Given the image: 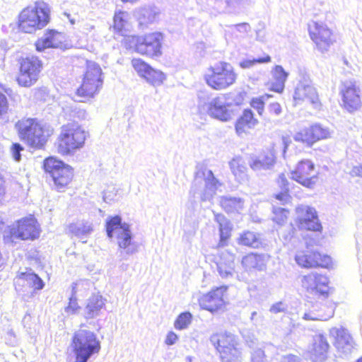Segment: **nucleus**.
Returning <instances> with one entry per match:
<instances>
[{
	"instance_id": "0eeeda50",
	"label": "nucleus",
	"mask_w": 362,
	"mask_h": 362,
	"mask_svg": "<svg viewBox=\"0 0 362 362\" xmlns=\"http://www.w3.org/2000/svg\"><path fill=\"white\" fill-rule=\"evenodd\" d=\"M106 231L109 238L116 236L119 248L123 249L125 254L133 255L138 251L137 243L132 240V234L129 229V225L122 223L119 216H115L107 221Z\"/></svg>"
},
{
	"instance_id": "4468645a",
	"label": "nucleus",
	"mask_w": 362,
	"mask_h": 362,
	"mask_svg": "<svg viewBox=\"0 0 362 362\" xmlns=\"http://www.w3.org/2000/svg\"><path fill=\"white\" fill-rule=\"evenodd\" d=\"M340 93L344 107L349 112H354L361 107V88L356 81L349 79L343 81Z\"/></svg>"
},
{
	"instance_id": "6e6552de",
	"label": "nucleus",
	"mask_w": 362,
	"mask_h": 362,
	"mask_svg": "<svg viewBox=\"0 0 362 362\" xmlns=\"http://www.w3.org/2000/svg\"><path fill=\"white\" fill-rule=\"evenodd\" d=\"M102 69L94 62H88L83 83L76 90L80 102L93 98L101 89L103 83Z\"/></svg>"
},
{
	"instance_id": "13d9d810",
	"label": "nucleus",
	"mask_w": 362,
	"mask_h": 362,
	"mask_svg": "<svg viewBox=\"0 0 362 362\" xmlns=\"http://www.w3.org/2000/svg\"><path fill=\"white\" fill-rule=\"evenodd\" d=\"M23 148L19 144H13L11 146V151L13 159L16 161H20L21 159V152Z\"/></svg>"
},
{
	"instance_id": "412c9836",
	"label": "nucleus",
	"mask_w": 362,
	"mask_h": 362,
	"mask_svg": "<svg viewBox=\"0 0 362 362\" xmlns=\"http://www.w3.org/2000/svg\"><path fill=\"white\" fill-rule=\"evenodd\" d=\"M293 100L296 103L307 100L315 109H319L321 106L316 89L307 82L298 83L293 94Z\"/></svg>"
},
{
	"instance_id": "6e6d98bb",
	"label": "nucleus",
	"mask_w": 362,
	"mask_h": 362,
	"mask_svg": "<svg viewBox=\"0 0 362 362\" xmlns=\"http://www.w3.org/2000/svg\"><path fill=\"white\" fill-rule=\"evenodd\" d=\"M288 310V306L282 301L274 303L269 309V312L273 314H278L280 313H286Z\"/></svg>"
},
{
	"instance_id": "58836bf2",
	"label": "nucleus",
	"mask_w": 362,
	"mask_h": 362,
	"mask_svg": "<svg viewBox=\"0 0 362 362\" xmlns=\"http://www.w3.org/2000/svg\"><path fill=\"white\" fill-rule=\"evenodd\" d=\"M145 80L153 86H160L166 79V76L161 71L154 69L151 66L143 76Z\"/></svg>"
},
{
	"instance_id": "f03ea898",
	"label": "nucleus",
	"mask_w": 362,
	"mask_h": 362,
	"mask_svg": "<svg viewBox=\"0 0 362 362\" xmlns=\"http://www.w3.org/2000/svg\"><path fill=\"white\" fill-rule=\"evenodd\" d=\"M164 36L160 32H153L144 35H130L125 37V43L129 48L142 55H146L153 59H157L162 56L163 42Z\"/></svg>"
},
{
	"instance_id": "39448f33",
	"label": "nucleus",
	"mask_w": 362,
	"mask_h": 362,
	"mask_svg": "<svg viewBox=\"0 0 362 362\" xmlns=\"http://www.w3.org/2000/svg\"><path fill=\"white\" fill-rule=\"evenodd\" d=\"M197 107L200 113L207 114L221 122H228L233 117V112L229 108L230 104L223 96L211 98L208 93L199 92Z\"/></svg>"
},
{
	"instance_id": "09e8293b",
	"label": "nucleus",
	"mask_w": 362,
	"mask_h": 362,
	"mask_svg": "<svg viewBox=\"0 0 362 362\" xmlns=\"http://www.w3.org/2000/svg\"><path fill=\"white\" fill-rule=\"evenodd\" d=\"M273 220L279 225H284L287 220L288 211L280 207H274Z\"/></svg>"
},
{
	"instance_id": "2eb2a0df",
	"label": "nucleus",
	"mask_w": 362,
	"mask_h": 362,
	"mask_svg": "<svg viewBox=\"0 0 362 362\" xmlns=\"http://www.w3.org/2000/svg\"><path fill=\"white\" fill-rule=\"evenodd\" d=\"M291 175L292 180L308 188L313 187L317 180L315 165L308 159L299 161Z\"/></svg>"
},
{
	"instance_id": "c9c22d12",
	"label": "nucleus",
	"mask_w": 362,
	"mask_h": 362,
	"mask_svg": "<svg viewBox=\"0 0 362 362\" xmlns=\"http://www.w3.org/2000/svg\"><path fill=\"white\" fill-rule=\"evenodd\" d=\"M272 75L273 78L272 90L278 93L282 92L288 74L285 71L281 66L276 65L272 71Z\"/></svg>"
},
{
	"instance_id": "4be33fe9",
	"label": "nucleus",
	"mask_w": 362,
	"mask_h": 362,
	"mask_svg": "<svg viewBox=\"0 0 362 362\" xmlns=\"http://www.w3.org/2000/svg\"><path fill=\"white\" fill-rule=\"evenodd\" d=\"M250 0H208V5L220 13L239 14Z\"/></svg>"
},
{
	"instance_id": "c03bdc74",
	"label": "nucleus",
	"mask_w": 362,
	"mask_h": 362,
	"mask_svg": "<svg viewBox=\"0 0 362 362\" xmlns=\"http://www.w3.org/2000/svg\"><path fill=\"white\" fill-rule=\"evenodd\" d=\"M279 183L282 187V192L276 194L275 197L276 199L279 200L282 204L286 203L289 201L290 197L288 194V181L284 174H281L279 175Z\"/></svg>"
},
{
	"instance_id": "338daca9",
	"label": "nucleus",
	"mask_w": 362,
	"mask_h": 362,
	"mask_svg": "<svg viewBox=\"0 0 362 362\" xmlns=\"http://www.w3.org/2000/svg\"><path fill=\"white\" fill-rule=\"evenodd\" d=\"M4 226V218L2 217V215L0 214V230H1L3 228Z\"/></svg>"
},
{
	"instance_id": "1a4fd4ad",
	"label": "nucleus",
	"mask_w": 362,
	"mask_h": 362,
	"mask_svg": "<svg viewBox=\"0 0 362 362\" xmlns=\"http://www.w3.org/2000/svg\"><path fill=\"white\" fill-rule=\"evenodd\" d=\"M18 127L21 139L33 148H42L50 135L49 131L35 119H22Z\"/></svg>"
},
{
	"instance_id": "8fccbe9b",
	"label": "nucleus",
	"mask_w": 362,
	"mask_h": 362,
	"mask_svg": "<svg viewBox=\"0 0 362 362\" xmlns=\"http://www.w3.org/2000/svg\"><path fill=\"white\" fill-rule=\"evenodd\" d=\"M132 64L137 74L143 78L145 74L151 68V66L141 59H133Z\"/></svg>"
},
{
	"instance_id": "aec40b11",
	"label": "nucleus",
	"mask_w": 362,
	"mask_h": 362,
	"mask_svg": "<svg viewBox=\"0 0 362 362\" xmlns=\"http://www.w3.org/2000/svg\"><path fill=\"white\" fill-rule=\"evenodd\" d=\"M296 213L299 228L314 231L320 230L321 226L314 208L301 205L296 208Z\"/></svg>"
},
{
	"instance_id": "a211bd4d",
	"label": "nucleus",
	"mask_w": 362,
	"mask_h": 362,
	"mask_svg": "<svg viewBox=\"0 0 362 362\" xmlns=\"http://www.w3.org/2000/svg\"><path fill=\"white\" fill-rule=\"evenodd\" d=\"M329 335L334 339L333 344L339 354L345 356L351 354L355 342L346 328L332 327L329 329Z\"/></svg>"
},
{
	"instance_id": "423d86ee",
	"label": "nucleus",
	"mask_w": 362,
	"mask_h": 362,
	"mask_svg": "<svg viewBox=\"0 0 362 362\" xmlns=\"http://www.w3.org/2000/svg\"><path fill=\"white\" fill-rule=\"evenodd\" d=\"M86 138L85 130L76 123L62 126L57 139V151L62 155H69L82 148Z\"/></svg>"
},
{
	"instance_id": "7ed1b4c3",
	"label": "nucleus",
	"mask_w": 362,
	"mask_h": 362,
	"mask_svg": "<svg viewBox=\"0 0 362 362\" xmlns=\"http://www.w3.org/2000/svg\"><path fill=\"white\" fill-rule=\"evenodd\" d=\"M238 74L233 66L226 62H219L210 66L204 74V79L211 88L215 90H225L233 86Z\"/></svg>"
},
{
	"instance_id": "cd10ccee",
	"label": "nucleus",
	"mask_w": 362,
	"mask_h": 362,
	"mask_svg": "<svg viewBox=\"0 0 362 362\" xmlns=\"http://www.w3.org/2000/svg\"><path fill=\"white\" fill-rule=\"evenodd\" d=\"M64 38L62 33L51 30L47 32L42 38L36 42V49L41 52L47 48L59 47L62 44Z\"/></svg>"
},
{
	"instance_id": "473e14b6",
	"label": "nucleus",
	"mask_w": 362,
	"mask_h": 362,
	"mask_svg": "<svg viewBox=\"0 0 362 362\" xmlns=\"http://www.w3.org/2000/svg\"><path fill=\"white\" fill-rule=\"evenodd\" d=\"M67 231L69 234L78 238L83 243H86L88 236L93 231L92 223L88 221H78L71 223L68 226Z\"/></svg>"
},
{
	"instance_id": "393cba45",
	"label": "nucleus",
	"mask_w": 362,
	"mask_h": 362,
	"mask_svg": "<svg viewBox=\"0 0 362 362\" xmlns=\"http://www.w3.org/2000/svg\"><path fill=\"white\" fill-rule=\"evenodd\" d=\"M269 256L263 253L251 252L243 257L241 264L247 272H262L267 269Z\"/></svg>"
},
{
	"instance_id": "49530a36",
	"label": "nucleus",
	"mask_w": 362,
	"mask_h": 362,
	"mask_svg": "<svg viewBox=\"0 0 362 362\" xmlns=\"http://www.w3.org/2000/svg\"><path fill=\"white\" fill-rule=\"evenodd\" d=\"M128 13L123 11H119L115 14L114 17V28L121 32L122 35L123 31L127 24Z\"/></svg>"
},
{
	"instance_id": "79ce46f5",
	"label": "nucleus",
	"mask_w": 362,
	"mask_h": 362,
	"mask_svg": "<svg viewBox=\"0 0 362 362\" xmlns=\"http://www.w3.org/2000/svg\"><path fill=\"white\" fill-rule=\"evenodd\" d=\"M255 342L251 341L249 346L252 349L250 352V362H267V358L265 354L264 346H254Z\"/></svg>"
},
{
	"instance_id": "a19ab883",
	"label": "nucleus",
	"mask_w": 362,
	"mask_h": 362,
	"mask_svg": "<svg viewBox=\"0 0 362 362\" xmlns=\"http://www.w3.org/2000/svg\"><path fill=\"white\" fill-rule=\"evenodd\" d=\"M293 139L296 141H300L303 143H305L308 145H312L314 144V136L313 132V125L308 128H304L301 129L300 132H297Z\"/></svg>"
},
{
	"instance_id": "603ef678",
	"label": "nucleus",
	"mask_w": 362,
	"mask_h": 362,
	"mask_svg": "<svg viewBox=\"0 0 362 362\" xmlns=\"http://www.w3.org/2000/svg\"><path fill=\"white\" fill-rule=\"evenodd\" d=\"M117 189L113 185L108 186L103 192V200L106 203H110L116 199Z\"/></svg>"
},
{
	"instance_id": "2f4dec72",
	"label": "nucleus",
	"mask_w": 362,
	"mask_h": 362,
	"mask_svg": "<svg viewBox=\"0 0 362 362\" xmlns=\"http://www.w3.org/2000/svg\"><path fill=\"white\" fill-rule=\"evenodd\" d=\"M105 300L100 295L91 296L88 299L84 308V317L86 319H93L98 316L101 309L105 306Z\"/></svg>"
},
{
	"instance_id": "e433bc0d",
	"label": "nucleus",
	"mask_w": 362,
	"mask_h": 362,
	"mask_svg": "<svg viewBox=\"0 0 362 362\" xmlns=\"http://www.w3.org/2000/svg\"><path fill=\"white\" fill-rule=\"evenodd\" d=\"M221 204L228 213H239L243 209L244 202L240 198L224 197L221 199Z\"/></svg>"
},
{
	"instance_id": "72a5a7b5",
	"label": "nucleus",
	"mask_w": 362,
	"mask_h": 362,
	"mask_svg": "<svg viewBox=\"0 0 362 362\" xmlns=\"http://www.w3.org/2000/svg\"><path fill=\"white\" fill-rule=\"evenodd\" d=\"M258 123V120L254 117L250 110L246 109L243 115L237 120L235 131L238 135L246 133L249 129L254 128Z\"/></svg>"
},
{
	"instance_id": "20e7f679",
	"label": "nucleus",
	"mask_w": 362,
	"mask_h": 362,
	"mask_svg": "<svg viewBox=\"0 0 362 362\" xmlns=\"http://www.w3.org/2000/svg\"><path fill=\"white\" fill-rule=\"evenodd\" d=\"M71 346L76 356L75 362H88L101 349L97 335L93 332L81 329L75 332Z\"/></svg>"
},
{
	"instance_id": "bf43d9fd",
	"label": "nucleus",
	"mask_w": 362,
	"mask_h": 362,
	"mask_svg": "<svg viewBox=\"0 0 362 362\" xmlns=\"http://www.w3.org/2000/svg\"><path fill=\"white\" fill-rule=\"evenodd\" d=\"M251 106L257 110L259 115L262 114L264 111V101L262 98H253L251 101Z\"/></svg>"
},
{
	"instance_id": "5fc2aeb1",
	"label": "nucleus",
	"mask_w": 362,
	"mask_h": 362,
	"mask_svg": "<svg viewBox=\"0 0 362 362\" xmlns=\"http://www.w3.org/2000/svg\"><path fill=\"white\" fill-rule=\"evenodd\" d=\"M332 316V313H330L329 315H323L320 313H315L313 311L309 313H305L303 317V318L305 320H327L329 317Z\"/></svg>"
},
{
	"instance_id": "ea45409f",
	"label": "nucleus",
	"mask_w": 362,
	"mask_h": 362,
	"mask_svg": "<svg viewBox=\"0 0 362 362\" xmlns=\"http://www.w3.org/2000/svg\"><path fill=\"white\" fill-rule=\"evenodd\" d=\"M238 243L240 245L254 248L258 247L261 243L259 235L251 231H246L241 234L238 240Z\"/></svg>"
},
{
	"instance_id": "f8f14e48",
	"label": "nucleus",
	"mask_w": 362,
	"mask_h": 362,
	"mask_svg": "<svg viewBox=\"0 0 362 362\" xmlns=\"http://www.w3.org/2000/svg\"><path fill=\"white\" fill-rule=\"evenodd\" d=\"M40 229L37 220L33 216L18 220L9 228V236H5L6 242H13L14 239L35 240L40 236Z\"/></svg>"
},
{
	"instance_id": "e2e57ef3",
	"label": "nucleus",
	"mask_w": 362,
	"mask_h": 362,
	"mask_svg": "<svg viewBox=\"0 0 362 362\" xmlns=\"http://www.w3.org/2000/svg\"><path fill=\"white\" fill-rule=\"evenodd\" d=\"M349 173L351 176H359L362 177V164L358 166H354Z\"/></svg>"
},
{
	"instance_id": "c85d7f7f",
	"label": "nucleus",
	"mask_w": 362,
	"mask_h": 362,
	"mask_svg": "<svg viewBox=\"0 0 362 362\" xmlns=\"http://www.w3.org/2000/svg\"><path fill=\"white\" fill-rule=\"evenodd\" d=\"M204 177V189L200 194V198L202 202L211 201L219 186L221 184L214 177L213 172L211 170H207L203 173Z\"/></svg>"
},
{
	"instance_id": "6ab92c4d",
	"label": "nucleus",
	"mask_w": 362,
	"mask_h": 362,
	"mask_svg": "<svg viewBox=\"0 0 362 362\" xmlns=\"http://www.w3.org/2000/svg\"><path fill=\"white\" fill-rule=\"evenodd\" d=\"M16 286H21L22 292L33 294L36 290H41L44 287L43 281L31 269H26L25 272H19L16 279Z\"/></svg>"
},
{
	"instance_id": "c756f323",
	"label": "nucleus",
	"mask_w": 362,
	"mask_h": 362,
	"mask_svg": "<svg viewBox=\"0 0 362 362\" xmlns=\"http://www.w3.org/2000/svg\"><path fill=\"white\" fill-rule=\"evenodd\" d=\"M230 170L237 182L240 183L247 180V168L245 160L240 156H235L229 161Z\"/></svg>"
},
{
	"instance_id": "052dcab7",
	"label": "nucleus",
	"mask_w": 362,
	"mask_h": 362,
	"mask_svg": "<svg viewBox=\"0 0 362 362\" xmlns=\"http://www.w3.org/2000/svg\"><path fill=\"white\" fill-rule=\"evenodd\" d=\"M177 339L178 337L175 332H169L166 336L165 342L167 345L171 346L175 344Z\"/></svg>"
},
{
	"instance_id": "5701e85b",
	"label": "nucleus",
	"mask_w": 362,
	"mask_h": 362,
	"mask_svg": "<svg viewBox=\"0 0 362 362\" xmlns=\"http://www.w3.org/2000/svg\"><path fill=\"white\" fill-rule=\"evenodd\" d=\"M302 286L311 293H327L328 279L325 276L317 273H310L303 277Z\"/></svg>"
},
{
	"instance_id": "864d4df0",
	"label": "nucleus",
	"mask_w": 362,
	"mask_h": 362,
	"mask_svg": "<svg viewBox=\"0 0 362 362\" xmlns=\"http://www.w3.org/2000/svg\"><path fill=\"white\" fill-rule=\"evenodd\" d=\"M80 306L78 304L77 299L74 295L69 298V305L65 308V312L69 315L78 313Z\"/></svg>"
},
{
	"instance_id": "3c124183",
	"label": "nucleus",
	"mask_w": 362,
	"mask_h": 362,
	"mask_svg": "<svg viewBox=\"0 0 362 362\" xmlns=\"http://www.w3.org/2000/svg\"><path fill=\"white\" fill-rule=\"evenodd\" d=\"M271 62V57L269 55H267L264 57H260L258 59H247L241 61L239 64L240 66L242 69H249L255 66L256 64L259 63H268Z\"/></svg>"
},
{
	"instance_id": "9b49d317",
	"label": "nucleus",
	"mask_w": 362,
	"mask_h": 362,
	"mask_svg": "<svg viewBox=\"0 0 362 362\" xmlns=\"http://www.w3.org/2000/svg\"><path fill=\"white\" fill-rule=\"evenodd\" d=\"M44 169L52 177L55 188L58 191L64 190L73 177L71 166L62 161L50 157L45 160Z\"/></svg>"
},
{
	"instance_id": "9d476101",
	"label": "nucleus",
	"mask_w": 362,
	"mask_h": 362,
	"mask_svg": "<svg viewBox=\"0 0 362 362\" xmlns=\"http://www.w3.org/2000/svg\"><path fill=\"white\" fill-rule=\"evenodd\" d=\"M211 341L217 344L216 349L219 353L221 362H241L242 351L238 339L231 333L225 332L214 335Z\"/></svg>"
},
{
	"instance_id": "0e129e2a",
	"label": "nucleus",
	"mask_w": 362,
	"mask_h": 362,
	"mask_svg": "<svg viewBox=\"0 0 362 362\" xmlns=\"http://www.w3.org/2000/svg\"><path fill=\"white\" fill-rule=\"evenodd\" d=\"M74 116L78 117L79 119H84L87 117V113L85 110L81 109H75L74 110Z\"/></svg>"
},
{
	"instance_id": "bb28decb",
	"label": "nucleus",
	"mask_w": 362,
	"mask_h": 362,
	"mask_svg": "<svg viewBox=\"0 0 362 362\" xmlns=\"http://www.w3.org/2000/svg\"><path fill=\"white\" fill-rule=\"evenodd\" d=\"M329 349V344L326 337L319 334L313 337L309 351L313 361H322L326 359Z\"/></svg>"
},
{
	"instance_id": "37998d69",
	"label": "nucleus",
	"mask_w": 362,
	"mask_h": 362,
	"mask_svg": "<svg viewBox=\"0 0 362 362\" xmlns=\"http://www.w3.org/2000/svg\"><path fill=\"white\" fill-rule=\"evenodd\" d=\"M313 132L314 136V142L322 139H327L331 137L332 132L327 127L320 124H315L313 125Z\"/></svg>"
},
{
	"instance_id": "a878e982",
	"label": "nucleus",
	"mask_w": 362,
	"mask_h": 362,
	"mask_svg": "<svg viewBox=\"0 0 362 362\" xmlns=\"http://www.w3.org/2000/svg\"><path fill=\"white\" fill-rule=\"evenodd\" d=\"M235 255L228 251L223 252L216 262L217 272L223 279H233L236 274Z\"/></svg>"
},
{
	"instance_id": "a18cd8bd",
	"label": "nucleus",
	"mask_w": 362,
	"mask_h": 362,
	"mask_svg": "<svg viewBox=\"0 0 362 362\" xmlns=\"http://www.w3.org/2000/svg\"><path fill=\"white\" fill-rule=\"evenodd\" d=\"M192 315L189 312H185L179 315L174 323V327L177 329H185L191 324Z\"/></svg>"
},
{
	"instance_id": "4d7b16f0",
	"label": "nucleus",
	"mask_w": 362,
	"mask_h": 362,
	"mask_svg": "<svg viewBox=\"0 0 362 362\" xmlns=\"http://www.w3.org/2000/svg\"><path fill=\"white\" fill-rule=\"evenodd\" d=\"M8 103L6 96L0 92V118L7 113Z\"/></svg>"
},
{
	"instance_id": "7c9ffc66",
	"label": "nucleus",
	"mask_w": 362,
	"mask_h": 362,
	"mask_svg": "<svg viewBox=\"0 0 362 362\" xmlns=\"http://www.w3.org/2000/svg\"><path fill=\"white\" fill-rule=\"evenodd\" d=\"M160 14V11L157 6L149 5L138 11L137 18L140 25L147 26L158 21Z\"/></svg>"
},
{
	"instance_id": "dca6fc26",
	"label": "nucleus",
	"mask_w": 362,
	"mask_h": 362,
	"mask_svg": "<svg viewBox=\"0 0 362 362\" xmlns=\"http://www.w3.org/2000/svg\"><path fill=\"white\" fill-rule=\"evenodd\" d=\"M309 35L321 52H327L333 43L331 30L325 25L312 22L308 25Z\"/></svg>"
},
{
	"instance_id": "ddd939ff",
	"label": "nucleus",
	"mask_w": 362,
	"mask_h": 362,
	"mask_svg": "<svg viewBox=\"0 0 362 362\" xmlns=\"http://www.w3.org/2000/svg\"><path fill=\"white\" fill-rule=\"evenodd\" d=\"M42 63L36 57L23 58L20 62V72L17 78L18 84L24 87L33 86L38 79Z\"/></svg>"
},
{
	"instance_id": "69168bd1",
	"label": "nucleus",
	"mask_w": 362,
	"mask_h": 362,
	"mask_svg": "<svg viewBox=\"0 0 362 362\" xmlns=\"http://www.w3.org/2000/svg\"><path fill=\"white\" fill-rule=\"evenodd\" d=\"M281 362H300L297 356H291L285 358Z\"/></svg>"
},
{
	"instance_id": "f704fd0d",
	"label": "nucleus",
	"mask_w": 362,
	"mask_h": 362,
	"mask_svg": "<svg viewBox=\"0 0 362 362\" xmlns=\"http://www.w3.org/2000/svg\"><path fill=\"white\" fill-rule=\"evenodd\" d=\"M274 163V155L272 152H268L252 159L250 163V166L253 170L259 172L271 169Z\"/></svg>"
},
{
	"instance_id": "4c0bfd02",
	"label": "nucleus",
	"mask_w": 362,
	"mask_h": 362,
	"mask_svg": "<svg viewBox=\"0 0 362 362\" xmlns=\"http://www.w3.org/2000/svg\"><path fill=\"white\" fill-rule=\"evenodd\" d=\"M215 221L218 223L221 243L227 240L230 235L232 226L230 221L221 214H215Z\"/></svg>"
},
{
	"instance_id": "f257e3e1",
	"label": "nucleus",
	"mask_w": 362,
	"mask_h": 362,
	"mask_svg": "<svg viewBox=\"0 0 362 362\" xmlns=\"http://www.w3.org/2000/svg\"><path fill=\"white\" fill-rule=\"evenodd\" d=\"M49 21V9L43 2L24 8L18 16V28L25 33L42 29Z\"/></svg>"
},
{
	"instance_id": "de8ad7c7",
	"label": "nucleus",
	"mask_w": 362,
	"mask_h": 362,
	"mask_svg": "<svg viewBox=\"0 0 362 362\" xmlns=\"http://www.w3.org/2000/svg\"><path fill=\"white\" fill-rule=\"evenodd\" d=\"M230 32L235 37H242L250 30V25L247 23H242L228 26Z\"/></svg>"
},
{
	"instance_id": "b1692460",
	"label": "nucleus",
	"mask_w": 362,
	"mask_h": 362,
	"mask_svg": "<svg viewBox=\"0 0 362 362\" xmlns=\"http://www.w3.org/2000/svg\"><path fill=\"white\" fill-rule=\"evenodd\" d=\"M297 264L303 267L311 268L315 267H327L331 263V258L327 255H322L319 252L304 254L298 252L295 257Z\"/></svg>"
},
{
	"instance_id": "f3484780",
	"label": "nucleus",
	"mask_w": 362,
	"mask_h": 362,
	"mask_svg": "<svg viewBox=\"0 0 362 362\" xmlns=\"http://www.w3.org/2000/svg\"><path fill=\"white\" fill-rule=\"evenodd\" d=\"M227 290V286H222L204 295L199 299L201 308L211 313L222 309L226 304V294Z\"/></svg>"
},
{
	"instance_id": "774afa93",
	"label": "nucleus",
	"mask_w": 362,
	"mask_h": 362,
	"mask_svg": "<svg viewBox=\"0 0 362 362\" xmlns=\"http://www.w3.org/2000/svg\"><path fill=\"white\" fill-rule=\"evenodd\" d=\"M64 15H66V16H67V18L69 20V21H70V23H71V24H74V23H75V21H74V19H73V18H71L70 14H68V13H64Z\"/></svg>"
},
{
	"instance_id": "680f3d73",
	"label": "nucleus",
	"mask_w": 362,
	"mask_h": 362,
	"mask_svg": "<svg viewBox=\"0 0 362 362\" xmlns=\"http://www.w3.org/2000/svg\"><path fill=\"white\" fill-rule=\"evenodd\" d=\"M269 110L271 113L275 115H279L281 113V107L278 103L270 104Z\"/></svg>"
}]
</instances>
